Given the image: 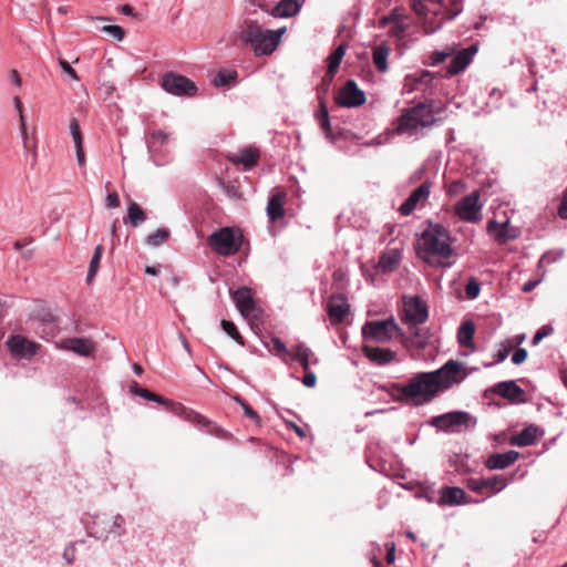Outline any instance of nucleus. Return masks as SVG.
<instances>
[{
	"mask_svg": "<svg viewBox=\"0 0 567 567\" xmlns=\"http://www.w3.org/2000/svg\"><path fill=\"white\" fill-rule=\"evenodd\" d=\"M419 257L433 267H450L454 255L449 229L440 224H430L422 233L417 246Z\"/></svg>",
	"mask_w": 567,
	"mask_h": 567,
	"instance_id": "obj_1",
	"label": "nucleus"
},
{
	"mask_svg": "<svg viewBox=\"0 0 567 567\" xmlns=\"http://www.w3.org/2000/svg\"><path fill=\"white\" fill-rule=\"evenodd\" d=\"M394 389L400 393L401 400H413L416 405L430 403L440 394L433 373L430 372L416 373L406 384H395Z\"/></svg>",
	"mask_w": 567,
	"mask_h": 567,
	"instance_id": "obj_2",
	"label": "nucleus"
},
{
	"mask_svg": "<svg viewBox=\"0 0 567 567\" xmlns=\"http://www.w3.org/2000/svg\"><path fill=\"white\" fill-rule=\"evenodd\" d=\"M432 105L419 103L406 109L398 118L396 132L399 134H413L420 127H429L436 123Z\"/></svg>",
	"mask_w": 567,
	"mask_h": 567,
	"instance_id": "obj_3",
	"label": "nucleus"
},
{
	"mask_svg": "<svg viewBox=\"0 0 567 567\" xmlns=\"http://www.w3.org/2000/svg\"><path fill=\"white\" fill-rule=\"evenodd\" d=\"M207 244L214 252L223 257L236 255L243 245V235L231 227H221L207 237Z\"/></svg>",
	"mask_w": 567,
	"mask_h": 567,
	"instance_id": "obj_4",
	"label": "nucleus"
},
{
	"mask_svg": "<svg viewBox=\"0 0 567 567\" xmlns=\"http://www.w3.org/2000/svg\"><path fill=\"white\" fill-rule=\"evenodd\" d=\"M87 530L96 539L120 538L126 534L125 518L120 514L115 516L99 514L93 517Z\"/></svg>",
	"mask_w": 567,
	"mask_h": 567,
	"instance_id": "obj_5",
	"label": "nucleus"
},
{
	"mask_svg": "<svg viewBox=\"0 0 567 567\" xmlns=\"http://www.w3.org/2000/svg\"><path fill=\"white\" fill-rule=\"evenodd\" d=\"M477 420L466 411H452L431 419L430 425L446 433L468 431L476 426Z\"/></svg>",
	"mask_w": 567,
	"mask_h": 567,
	"instance_id": "obj_6",
	"label": "nucleus"
},
{
	"mask_svg": "<svg viewBox=\"0 0 567 567\" xmlns=\"http://www.w3.org/2000/svg\"><path fill=\"white\" fill-rule=\"evenodd\" d=\"M430 373H433V381H435L440 393L455 384H460L468 375L466 368L455 360H449L440 369L431 371Z\"/></svg>",
	"mask_w": 567,
	"mask_h": 567,
	"instance_id": "obj_7",
	"label": "nucleus"
},
{
	"mask_svg": "<svg viewBox=\"0 0 567 567\" xmlns=\"http://www.w3.org/2000/svg\"><path fill=\"white\" fill-rule=\"evenodd\" d=\"M361 331L364 340L377 343H386L394 334H402L401 328L393 318L367 321Z\"/></svg>",
	"mask_w": 567,
	"mask_h": 567,
	"instance_id": "obj_8",
	"label": "nucleus"
},
{
	"mask_svg": "<svg viewBox=\"0 0 567 567\" xmlns=\"http://www.w3.org/2000/svg\"><path fill=\"white\" fill-rule=\"evenodd\" d=\"M478 52V44L473 43L467 48L457 49L455 45V51L452 54L451 61L446 66L445 78H453L458 74H462L466 71L470 64L473 62L475 55Z\"/></svg>",
	"mask_w": 567,
	"mask_h": 567,
	"instance_id": "obj_9",
	"label": "nucleus"
},
{
	"mask_svg": "<svg viewBox=\"0 0 567 567\" xmlns=\"http://www.w3.org/2000/svg\"><path fill=\"white\" fill-rule=\"evenodd\" d=\"M483 204L480 203V192L475 190L456 203L454 209L460 219L477 223L482 218Z\"/></svg>",
	"mask_w": 567,
	"mask_h": 567,
	"instance_id": "obj_10",
	"label": "nucleus"
},
{
	"mask_svg": "<svg viewBox=\"0 0 567 567\" xmlns=\"http://www.w3.org/2000/svg\"><path fill=\"white\" fill-rule=\"evenodd\" d=\"M162 87L169 94L192 96L196 93L195 83L188 78L174 72L166 73L162 79Z\"/></svg>",
	"mask_w": 567,
	"mask_h": 567,
	"instance_id": "obj_11",
	"label": "nucleus"
},
{
	"mask_svg": "<svg viewBox=\"0 0 567 567\" xmlns=\"http://www.w3.org/2000/svg\"><path fill=\"white\" fill-rule=\"evenodd\" d=\"M404 313L406 321L412 326L424 323L429 318V310L425 301L419 296L405 297Z\"/></svg>",
	"mask_w": 567,
	"mask_h": 567,
	"instance_id": "obj_12",
	"label": "nucleus"
},
{
	"mask_svg": "<svg viewBox=\"0 0 567 567\" xmlns=\"http://www.w3.org/2000/svg\"><path fill=\"white\" fill-rule=\"evenodd\" d=\"M336 101L343 107H358L365 103V94L354 80H348L339 90Z\"/></svg>",
	"mask_w": 567,
	"mask_h": 567,
	"instance_id": "obj_13",
	"label": "nucleus"
},
{
	"mask_svg": "<svg viewBox=\"0 0 567 567\" xmlns=\"http://www.w3.org/2000/svg\"><path fill=\"white\" fill-rule=\"evenodd\" d=\"M508 484V480L504 475H494L491 477H471L467 480V487L473 492L482 493L483 491H491L498 493L503 491Z\"/></svg>",
	"mask_w": 567,
	"mask_h": 567,
	"instance_id": "obj_14",
	"label": "nucleus"
},
{
	"mask_svg": "<svg viewBox=\"0 0 567 567\" xmlns=\"http://www.w3.org/2000/svg\"><path fill=\"white\" fill-rule=\"evenodd\" d=\"M6 344L13 357L21 359H31L39 349L35 342L20 334L11 336Z\"/></svg>",
	"mask_w": 567,
	"mask_h": 567,
	"instance_id": "obj_15",
	"label": "nucleus"
},
{
	"mask_svg": "<svg viewBox=\"0 0 567 567\" xmlns=\"http://www.w3.org/2000/svg\"><path fill=\"white\" fill-rule=\"evenodd\" d=\"M431 186L432 184L429 181H425L419 187H416L400 206L399 210L401 215L409 216L420 203L425 202L430 196Z\"/></svg>",
	"mask_w": 567,
	"mask_h": 567,
	"instance_id": "obj_16",
	"label": "nucleus"
},
{
	"mask_svg": "<svg viewBox=\"0 0 567 567\" xmlns=\"http://www.w3.org/2000/svg\"><path fill=\"white\" fill-rule=\"evenodd\" d=\"M233 299L240 315L244 318L254 316L257 310L251 290L248 287H240L233 292Z\"/></svg>",
	"mask_w": 567,
	"mask_h": 567,
	"instance_id": "obj_17",
	"label": "nucleus"
},
{
	"mask_svg": "<svg viewBox=\"0 0 567 567\" xmlns=\"http://www.w3.org/2000/svg\"><path fill=\"white\" fill-rule=\"evenodd\" d=\"M349 303L343 295L332 296L327 305L329 318L332 323H340L349 312Z\"/></svg>",
	"mask_w": 567,
	"mask_h": 567,
	"instance_id": "obj_18",
	"label": "nucleus"
},
{
	"mask_svg": "<svg viewBox=\"0 0 567 567\" xmlns=\"http://www.w3.org/2000/svg\"><path fill=\"white\" fill-rule=\"evenodd\" d=\"M439 494V504L442 506H456L468 503L467 495L461 487L445 486L440 489Z\"/></svg>",
	"mask_w": 567,
	"mask_h": 567,
	"instance_id": "obj_19",
	"label": "nucleus"
},
{
	"mask_svg": "<svg viewBox=\"0 0 567 567\" xmlns=\"http://www.w3.org/2000/svg\"><path fill=\"white\" fill-rule=\"evenodd\" d=\"M362 353L367 359L377 365H386L393 362L396 358V353L391 349L372 346H363Z\"/></svg>",
	"mask_w": 567,
	"mask_h": 567,
	"instance_id": "obj_20",
	"label": "nucleus"
},
{
	"mask_svg": "<svg viewBox=\"0 0 567 567\" xmlns=\"http://www.w3.org/2000/svg\"><path fill=\"white\" fill-rule=\"evenodd\" d=\"M256 55H269L280 44L281 38H244Z\"/></svg>",
	"mask_w": 567,
	"mask_h": 567,
	"instance_id": "obj_21",
	"label": "nucleus"
},
{
	"mask_svg": "<svg viewBox=\"0 0 567 567\" xmlns=\"http://www.w3.org/2000/svg\"><path fill=\"white\" fill-rule=\"evenodd\" d=\"M487 233L499 244H506L517 237L516 231L509 229L508 220L501 224L494 219L488 220Z\"/></svg>",
	"mask_w": 567,
	"mask_h": 567,
	"instance_id": "obj_22",
	"label": "nucleus"
},
{
	"mask_svg": "<svg viewBox=\"0 0 567 567\" xmlns=\"http://www.w3.org/2000/svg\"><path fill=\"white\" fill-rule=\"evenodd\" d=\"M259 151L252 146H246L236 153L228 154L227 158L235 165H244L246 168L255 166L259 159Z\"/></svg>",
	"mask_w": 567,
	"mask_h": 567,
	"instance_id": "obj_23",
	"label": "nucleus"
},
{
	"mask_svg": "<svg viewBox=\"0 0 567 567\" xmlns=\"http://www.w3.org/2000/svg\"><path fill=\"white\" fill-rule=\"evenodd\" d=\"M491 390L493 393L508 399L512 402L522 401V396L524 395V390L513 380L498 382Z\"/></svg>",
	"mask_w": 567,
	"mask_h": 567,
	"instance_id": "obj_24",
	"label": "nucleus"
},
{
	"mask_svg": "<svg viewBox=\"0 0 567 567\" xmlns=\"http://www.w3.org/2000/svg\"><path fill=\"white\" fill-rule=\"evenodd\" d=\"M437 74L427 70H423L420 73L409 74L404 79L403 91L405 93H412L420 89V85H429Z\"/></svg>",
	"mask_w": 567,
	"mask_h": 567,
	"instance_id": "obj_25",
	"label": "nucleus"
},
{
	"mask_svg": "<svg viewBox=\"0 0 567 567\" xmlns=\"http://www.w3.org/2000/svg\"><path fill=\"white\" fill-rule=\"evenodd\" d=\"M303 0H280L270 11L274 18H290L299 13Z\"/></svg>",
	"mask_w": 567,
	"mask_h": 567,
	"instance_id": "obj_26",
	"label": "nucleus"
},
{
	"mask_svg": "<svg viewBox=\"0 0 567 567\" xmlns=\"http://www.w3.org/2000/svg\"><path fill=\"white\" fill-rule=\"evenodd\" d=\"M286 27L271 30L266 29L255 20H246L243 30L239 35H284L286 33Z\"/></svg>",
	"mask_w": 567,
	"mask_h": 567,
	"instance_id": "obj_27",
	"label": "nucleus"
},
{
	"mask_svg": "<svg viewBox=\"0 0 567 567\" xmlns=\"http://www.w3.org/2000/svg\"><path fill=\"white\" fill-rule=\"evenodd\" d=\"M518 452L512 450L505 453L492 454L486 461V467L489 470H503L512 465L517 458Z\"/></svg>",
	"mask_w": 567,
	"mask_h": 567,
	"instance_id": "obj_28",
	"label": "nucleus"
},
{
	"mask_svg": "<svg viewBox=\"0 0 567 567\" xmlns=\"http://www.w3.org/2000/svg\"><path fill=\"white\" fill-rule=\"evenodd\" d=\"M290 358L300 363L302 369L307 371L311 363L318 364L319 360L313 355V352L310 348H308L305 343L300 342L295 347L293 352H291Z\"/></svg>",
	"mask_w": 567,
	"mask_h": 567,
	"instance_id": "obj_29",
	"label": "nucleus"
},
{
	"mask_svg": "<svg viewBox=\"0 0 567 567\" xmlns=\"http://www.w3.org/2000/svg\"><path fill=\"white\" fill-rule=\"evenodd\" d=\"M286 194L278 192L268 198L267 216L271 221H276L285 216L284 200Z\"/></svg>",
	"mask_w": 567,
	"mask_h": 567,
	"instance_id": "obj_30",
	"label": "nucleus"
},
{
	"mask_svg": "<svg viewBox=\"0 0 567 567\" xmlns=\"http://www.w3.org/2000/svg\"><path fill=\"white\" fill-rule=\"evenodd\" d=\"M402 255L399 249H390L383 252L378 261V268L386 274L392 272L399 266Z\"/></svg>",
	"mask_w": 567,
	"mask_h": 567,
	"instance_id": "obj_31",
	"label": "nucleus"
},
{
	"mask_svg": "<svg viewBox=\"0 0 567 567\" xmlns=\"http://www.w3.org/2000/svg\"><path fill=\"white\" fill-rule=\"evenodd\" d=\"M475 324L472 320L463 321L457 331V341L462 347L474 350Z\"/></svg>",
	"mask_w": 567,
	"mask_h": 567,
	"instance_id": "obj_32",
	"label": "nucleus"
},
{
	"mask_svg": "<svg viewBox=\"0 0 567 567\" xmlns=\"http://www.w3.org/2000/svg\"><path fill=\"white\" fill-rule=\"evenodd\" d=\"M455 51V44L446 45L442 50H434L425 55L423 64L429 66H436L444 62L447 58L452 56Z\"/></svg>",
	"mask_w": 567,
	"mask_h": 567,
	"instance_id": "obj_33",
	"label": "nucleus"
},
{
	"mask_svg": "<svg viewBox=\"0 0 567 567\" xmlns=\"http://www.w3.org/2000/svg\"><path fill=\"white\" fill-rule=\"evenodd\" d=\"M390 52L391 49L385 43L375 47L373 50V63L377 70L381 73H385L389 70L388 58L390 55Z\"/></svg>",
	"mask_w": 567,
	"mask_h": 567,
	"instance_id": "obj_34",
	"label": "nucleus"
},
{
	"mask_svg": "<svg viewBox=\"0 0 567 567\" xmlns=\"http://www.w3.org/2000/svg\"><path fill=\"white\" fill-rule=\"evenodd\" d=\"M145 220V212L141 208V206L137 203L131 200L127 206V214L124 218V223L130 224L133 227H138Z\"/></svg>",
	"mask_w": 567,
	"mask_h": 567,
	"instance_id": "obj_35",
	"label": "nucleus"
},
{
	"mask_svg": "<svg viewBox=\"0 0 567 567\" xmlns=\"http://www.w3.org/2000/svg\"><path fill=\"white\" fill-rule=\"evenodd\" d=\"M68 343L69 349L80 355H90L95 350V343L85 338H72Z\"/></svg>",
	"mask_w": 567,
	"mask_h": 567,
	"instance_id": "obj_36",
	"label": "nucleus"
},
{
	"mask_svg": "<svg viewBox=\"0 0 567 567\" xmlns=\"http://www.w3.org/2000/svg\"><path fill=\"white\" fill-rule=\"evenodd\" d=\"M537 439V427L529 425L512 437L511 443L516 446H529Z\"/></svg>",
	"mask_w": 567,
	"mask_h": 567,
	"instance_id": "obj_37",
	"label": "nucleus"
},
{
	"mask_svg": "<svg viewBox=\"0 0 567 567\" xmlns=\"http://www.w3.org/2000/svg\"><path fill=\"white\" fill-rule=\"evenodd\" d=\"M237 75V71L234 69H221L213 79V84L217 87L230 85L235 83Z\"/></svg>",
	"mask_w": 567,
	"mask_h": 567,
	"instance_id": "obj_38",
	"label": "nucleus"
},
{
	"mask_svg": "<svg viewBox=\"0 0 567 567\" xmlns=\"http://www.w3.org/2000/svg\"><path fill=\"white\" fill-rule=\"evenodd\" d=\"M102 255H103V247L101 245H97L95 247V249H94L93 256H92L91 261H90V266H89V270H87V276H86V281L87 282H91L92 279L97 274Z\"/></svg>",
	"mask_w": 567,
	"mask_h": 567,
	"instance_id": "obj_39",
	"label": "nucleus"
},
{
	"mask_svg": "<svg viewBox=\"0 0 567 567\" xmlns=\"http://www.w3.org/2000/svg\"><path fill=\"white\" fill-rule=\"evenodd\" d=\"M169 238V230L167 228H158L153 234L145 238V243L153 247L163 245Z\"/></svg>",
	"mask_w": 567,
	"mask_h": 567,
	"instance_id": "obj_40",
	"label": "nucleus"
},
{
	"mask_svg": "<svg viewBox=\"0 0 567 567\" xmlns=\"http://www.w3.org/2000/svg\"><path fill=\"white\" fill-rule=\"evenodd\" d=\"M167 141L168 134L162 130H156L150 134V138L147 140V147L152 153L156 144L164 145L167 143Z\"/></svg>",
	"mask_w": 567,
	"mask_h": 567,
	"instance_id": "obj_41",
	"label": "nucleus"
},
{
	"mask_svg": "<svg viewBox=\"0 0 567 567\" xmlns=\"http://www.w3.org/2000/svg\"><path fill=\"white\" fill-rule=\"evenodd\" d=\"M221 329L233 338L238 344L244 346L243 337L239 334L236 326L231 321L221 320Z\"/></svg>",
	"mask_w": 567,
	"mask_h": 567,
	"instance_id": "obj_42",
	"label": "nucleus"
},
{
	"mask_svg": "<svg viewBox=\"0 0 567 567\" xmlns=\"http://www.w3.org/2000/svg\"><path fill=\"white\" fill-rule=\"evenodd\" d=\"M234 400L243 408L244 413L247 417L255 421L256 423H260V417L258 413L255 410H252L244 399H241L239 395H236L234 396Z\"/></svg>",
	"mask_w": 567,
	"mask_h": 567,
	"instance_id": "obj_43",
	"label": "nucleus"
},
{
	"mask_svg": "<svg viewBox=\"0 0 567 567\" xmlns=\"http://www.w3.org/2000/svg\"><path fill=\"white\" fill-rule=\"evenodd\" d=\"M512 344L509 341H505L501 344V349L495 354V361L493 363H487L485 367H492L494 363L503 362L512 350Z\"/></svg>",
	"mask_w": 567,
	"mask_h": 567,
	"instance_id": "obj_44",
	"label": "nucleus"
},
{
	"mask_svg": "<svg viewBox=\"0 0 567 567\" xmlns=\"http://www.w3.org/2000/svg\"><path fill=\"white\" fill-rule=\"evenodd\" d=\"M271 343H272V351L275 352L276 355L278 357H290L291 352L288 351L287 347L285 346V343L278 338V337H272L271 338Z\"/></svg>",
	"mask_w": 567,
	"mask_h": 567,
	"instance_id": "obj_45",
	"label": "nucleus"
},
{
	"mask_svg": "<svg viewBox=\"0 0 567 567\" xmlns=\"http://www.w3.org/2000/svg\"><path fill=\"white\" fill-rule=\"evenodd\" d=\"M13 103H14V106H16L17 111L19 112L21 134H22L23 140L25 141L27 137H28V135H27V125H25V118H24V115H23V109H22V103H21L20 97L19 96H14Z\"/></svg>",
	"mask_w": 567,
	"mask_h": 567,
	"instance_id": "obj_46",
	"label": "nucleus"
},
{
	"mask_svg": "<svg viewBox=\"0 0 567 567\" xmlns=\"http://www.w3.org/2000/svg\"><path fill=\"white\" fill-rule=\"evenodd\" d=\"M70 133L73 137V141H74V144L75 145H81L83 144V138H82V134H81V131H80V125H79V122L76 118H72L70 121Z\"/></svg>",
	"mask_w": 567,
	"mask_h": 567,
	"instance_id": "obj_47",
	"label": "nucleus"
},
{
	"mask_svg": "<svg viewBox=\"0 0 567 567\" xmlns=\"http://www.w3.org/2000/svg\"><path fill=\"white\" fill-rule=\"evenodd\" d=\"M481 291V285L476 279H470L465 286L466 296L470 299H474Z\"/></svg>",
	"mask_w": 567,
	"mask_h": 567,
	"instance_id": "obj_48",
	"label": "nucleus"
},
{
	"mask_svg": "<svg viewBox=\"0 0 567 567\" xmlns=\"http://www.w3.org/2000/svg\"><path fill=\"white\" fill-rule=\"evenodd\" d=\"M131 392L135 395H138L145 400H148V401H152V399L155 398V393L145 389V388H141L140 385H137L136 383H134L133 386H131Z\"/></svg>",
	"mask_w": 567,
	"mask_h": 567,
	"instance_id": "obj_49",
	"label": "nucleus"
},
{
	"mask_svg": "<svg viewBox=\"0 0 567 567\" xmlns=\"http://www.w3.org/2000/svg\"><path fill=\"white\" fill-rule=\"evenodd\" d=\"M553 333V328L550 326H543L537 332L534 334L532 339V344L536 346L545 337H548Z\"/></svg>",
	"mask_w": 567,
	"mask_h": 567,
	"instance_id": "obj_50",
	"label": "nucleus"
},
{
	"mask_svg": "<svg viewBox=\"0 0 567 567\" xmlns=\"http://www.w3.org/2000/svg\"><path fill=\"white\" fill-rule=\"evenodd\" d=\"M527 358V350L518 348L512 355V362L516 365L522 364Z\"/></svg>",
	"mask_w": 567,
	"mask_h": 567,
	"instance_id": "obj_51",
	"label": "nucleus"
},
{
	"mask_svg": "<svg viewBox=\"0 0 567 567\" xmlns=\"http://www.w3.org/2000/svg\"><path fill=\"white\" fill-rule=\"evenodd\" d=\"M100 30L110 33L111 35H124L123 28L116 24H105L101 27Z\"/></svg>",
	"mask_w": 567,
	"mask_h": 567,
	"instance_id": "obj_52",
	"label": "nucleus"
},
{
	"mask_svg": "<svg viewBox=\"0 0 567 567\" xmlns=\"http://www.w3.org/2000/svg\"><path fill=\"white\" fill-rule=\"evenodd\" d=\"M328 61V73L332 76L336 71L338 70L340 63H341V60H339V58H337L336 55L333 54H330L327 59Z\"/></svg>",
	"mask_w": 567,
	"mask_h": 567,
	"instance_id": "obj_53",
	"label": "nucleus"
},
{
	"mask_svg": "<svg viewBox=\"0 0 567 567\" xmlns=\"http://www.w3.org/2000/svg\"><path fill=\"white\" fill-rule=\"evenodd\" d=\"M558 215L563 219H567V188L561 193L560 205L558 208Z\"/></svg>",
	"mask_w": 567,
	"mask_h": 567,
	"instance_id": "obj_54",
	"label": "nucleus"
},
{
	"mask_svg": "<svg viewBox=\"0 0 567 567\" xmlns=\"http://www.w3.org/2000/svg\"><path fill=\"white\" fill-rule=\"evenodd\" d=\"M305 375L302 378V384L307 388H312L316 385V382H317V377L315 374V372L312 371H309V369L307 371H305Z\"/></svg>",
	"mask_w": 567,
	"mask_h": 567,
	"instance_id": "obj_55",
	"label": "nucleus"
},
{
	"mask_svg": "<svg viewBox=\"0 0 567 567\" xmlns=\"http://www.w3.org/2000/svg\"><path fill=\"white\" fill-rule=\"evenodd\" d=\"M121 205L118 194L116 192L109 193L106 196V206L109 208H117Z\"/></svg>",
	"mask_w": 567,
	"mask_h": 567,
	"instance_id": "obj_56",
	"label": "nucleus"
},
{
	"mask_svg": "<svg viewBox=\"0 0 567 567\" xmlns=\"http://www.w3.org/2000/svg\"><path fill=\"white\" fill-rule=\"evenodd\" d=\"M59 63H60L61 69L66 74H69L73 80H78L76 72L74 71V69H72V66L69 64V62H66L65 60H60Z\"/></svg>",
	"mask_w": 567,
	"mask_h": 567,
	"instance_id": "obj_57",
	"label": "nucleus"
},
{
	"mask_svg": "<svg viewBox=\"0 0 567 567\" xmlns=\"http://www.w3.org/2000/svg\"><path fill=\"white\" fill-rule=\"evenodd\" d=\"M63 557L68 564H72L75 559V549L73 546L65 548L63 553Z\"/></svg>",
	"mask_w": 567,
	"mask_h": 567,
	"instance_id": "obj_58",
	"label": "nucleus"
},
{
	"mask_svg": "<svg viewBox=\"0 0 567 567\" xmlns=\"http://www.w3.org/2000/svg\"><path fill=\"white\" fill-rule=\"evenodd\" d=\"M75 148H76L78 163L80 166H84L85 165V155H84V151H83V144L75 145Z\"/></svg>",
	"mask_w": 567,
	"mask_h": 567,
	"instance_id": "obj_59",
	"label": "nucleus"
},
{
	"mask_svg": "<svg viewBox=\"0 0 567 567\" xmlns=\"http://www.w3.org/2000/svg\"><path fill=\"white\" fill-rule=\"evenodd\" d=\"M317 117H318V121L329 117L328 109L323 103H320V107L317 112Z\"/></svg>",
	"mask_w": 567,
	"mask_h": 567,
	"instance_id": "obj_60",
	"label": "nucleus"
},
{
	"mask_svg": "<svg viewBox=\"0 0 567 567\" xmlns=\"http://www.w3.org/2000/svg\"><path fill=\"white\" fill-rule=\"evenodd\" d=\"M395 559V547H394V544L391 543L390 544V547L388 548V554H386V561L389 564H392Z\"/></svg>",
	"mask_w": 567,
	"mask_h": 567,
	"instance_id": "obj_61",
	"label": "nucleus"
},
{
	"mask_svg": "<svg viewBox=\"0 0 567 567\" xmlns=\"http://www.w3.org/2000/svg\"><path fill=\"white\" fill-rule=\"evenodd\" d=\"M319 123L321 128L326 132L327 136H329L331 134V125L329 117L319 121Z\"/></svg>",
	"mask_w": 567,
	"mask_h": 567,
	"instance_id": "obj_62",
	"label": "nucleus"
},
{
	"mask_svg": "<svg viewBox=\"0 0 567 567\" xmlns=\"http://www.w3.org/2000/svg\"><path fill=\"white\" fill-rule=\"evenodd\" d=\"M9 79H10V81H11L14 85H17V86H20V85H21V78H20L19 73H18L16 70H12V71L10 72Z\"/></svg>",
	"mask_w": 567,
	"mask_h": 567,
	"instance_id": "obj_63",
	"label": "nucleus"
},
{
	"mask_svg": "<svg viewBox=\"0 0 567 567\" xmlns=\"http://www.w3.org/2000/svg\"><path fill=\"white\" fill-rule=\"evenodd\" d=\"M538 280H529V281H526L524 285H523V291L524 292H530L537 285H538Z\"/></svg>",
	"mask_w": 567,
	"mask_h": 567,
	"instance_id": "obj_64",
	"label": "nucleus"
}]
</instances>
